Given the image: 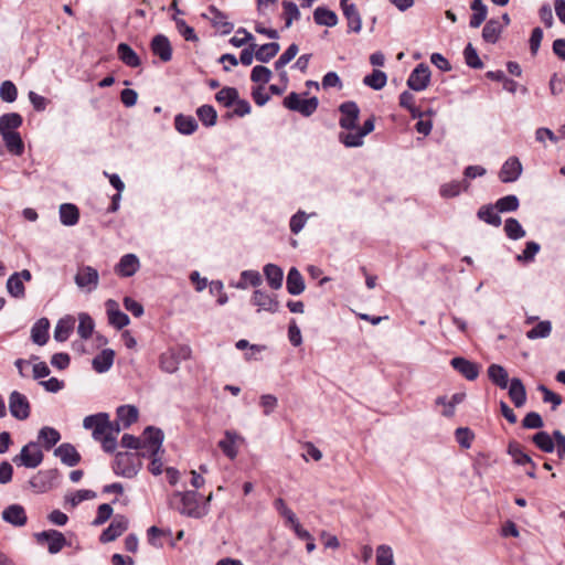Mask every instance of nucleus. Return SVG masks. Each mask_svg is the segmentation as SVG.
<instances>
[{
	"mask_svg": "<svg viewBox=\"0 0 565 565\" xmlns=\"http://www.w3.org/2000/svg\"><path fill=\"white\" fill-rule=\"evenodd\" d=\"M32 279L31 271L28 269H23L21 271H17L12 274L7 280V291L8 294L15 298L22 299L25 297V288L24 281H30Z\"/></svg>",
	"mask_w": 565,
	"mask_h": 565,
	"instance_id": "nucleus-11",
	"label": "nucleus"
},
{
	"mask_svg": "<svg viewBox=\"0 0 565 565\" xmlns=\"http://www.w3.org/2000/svg\"><path fill=\"white\" fill-rule=\"evenodd\" d=\"M163 438L164 435L161 429L153 426L146 427L140 437L139 455L145 458L157 456L162 448Z\"/></svg>",
	"mask_w": 565,
	"mask_h": 565,
	"instance_id": "nucleus-2",
	"label": "nucleus"
},
{
	"mask_svg": "<svg viewBox=\"0 0 565 565\" xmlns=\"http://www.w3.org/2000/svg\"><path fill=\"white\" fill-rule=\"evenodd\" d=\"M212 499L210 494L206 499L209 502ZM182 510L181 513L191 518H202L207 513V503L200 504L198 493L195 491H186L181 497Z\"/></svg>",
	"mask_w": 565,
	"mask_h": 565,
	"instance_id": "nucleus-7",
	"label": "nucleus"
},
{
	"mask_svg": "<svg viewBox=\"0 0 565 565\" xmlns=\"http://www.w3.org/2000/svg\"><path fill=\"white\" fill-rule=\"evenodd\" d=\"M523 171L522 163L519 158L510 157L501 167L499 179L503 183L515 182Z\"/></svg>",
	"mask_w": 565,
	"mask_h": 565,
	"instance_id": "nucleus-17",
	"label": "nucleus"
},
{
	"mask_svg": "<svg viewBox=\"0 0 565 565\" xmlns=\"http://www.w3.org/2000/svg\"><path fill=\"white\" fill-rule=\"evenodd\" d=\"M237 97H238V90L235 87H227V86L220 89L215 95L216 102L227 108L233 106V104L237 99Z\"/></svg>",
	"mask_w": 565,
	"mask_h": 565,
	"instance_id": "nucleus-53",
	"label": "nucleus"
},
{
	"mask_svg": "<svg viewBox=\"0 0 565 565\" xmlns=\"http://www.w3.org/2000/svg\"><path fill=\"white\" fill-rule=\"evenodd\" d=\"M504 233L507 237L512 241L521 239L526 235V232L521 225V223L514 217H509L505 220Z\"/></svg>",
	"mask_w": 565,
	"mask_h": 565,
	"instance_id": "nucleus-47",
	"label": "nucleus"
},
{
	"mask_svg": "<svg viewBox=\"0 0 565 565\" xmlns=\"http://www.w3.org/2000/svg\"><path fill=\"white\" fill-rule=\"evenodd\" d=\"M387 82V76L384 72L380 70H374L370 75H366L363 78L364 85L375 89L380 90L382 89Z\"/></svg>",
	"mask_w": 565,
	"mask_h": 565,
	"instance_id": "nucleus-51",
	"label": "nucleus"
},
{
	"mask_svg": "<svg viewBox=\"0 0 565 565\" xmlns=\"http://www.w3.org/2000/svg\"><path fill=\"white\" fill-rule=\"evenodd\" d=\"M509 396L515 407H522L526 402V390L522 381L513 377L509 385Z\"/></svg>",
	"mask_w": 565,
	"mask_h": 565,
	"instance_id": "nucleus-27",
	"label": "nucleus"
},
{
	"mask_svg": "<svg viewBox=\"0 0 565 565\" xmlns=\"http://www.w3.org/2000/svg\"><path fill=\"white\" fill-rule=\"evenodd\" d=\"M129 521L125 515L117 514L107 529L100 534V542L108 543L119 537L127 529Z\"/></svg>",
	"mask_w": 565,
	"mask_h": 565,
	"instance_id": "nucleus-16",
	"label": "nucleus"
},
{
	"mask_svg": "<svg viewBox=\"0 0 565 565\" xmlns=\"http://www.w3.org/2000/svg\"><path fill=\"white\" fill-rule=\"evenodd\" d=\"M552 331V323L548 320L539 322L534 328L526 332L527 339L547 338Z\"/></svg>",
	"mask_w": 565,
	"mask_h": 565,
	"instance_id": "nucleus-57",
	"label": "nucleus"
},
{
	"mask_svg": "<svg viewBox=\"0 0 565 565\" xmlns=\"http://www.w3.org/2000/svg\"><path fill=\"white\" fill-rule=\"evenodd\" d=\"M54 455L68 467H74L81 461L79 452L70 443L61 444L57 448H55Z\"/></svg>",
	"mask_w": 565,
	"mask_h": 565,
	"instance_id": "nucleus-24",
	"label": "nucleus"
},
{
	"mask_svg": "<svg viewBox=\"0 0 565 565\" xmlns=\"http://www.w3.org/2000/svg\"><path fill=\"white\" fill-rule=\"evenodd\" d=\"M107 315L109 323L116 329L120 330L129 324V317L119 310L118 303L109 299L106 301Z\"/></svg>",
	"mask_w": 565,
	"mask_h": 565,
	"instance_id": "nucleus-23",
	"label": "nucleus"
},
{
	"mask_svg": "<svg viewBox=\"0 0 565 565\" xmlns=\"http://www.w3.org/2000/svg\"><path fill=\"white\" fill-rule=\"evenodd\" d=\"M533 444L544 452H553L555 449L554 437L547 431L541 430L532 436Z\"/></svg>",
	"mask_w": 565,
	"mask_h": 565,
	"instance_id": "nucleus-48",
	"label": "nucleus"
},
{
	"mask_svg": "<svg viewBox=\"0 0 565 565\" xmlns=\"http://www.w3.org/2000/svg\"><path fill=\"white\" fill-rule=\"evenodd\" d=\"M12 461L18 466L34 469L43 461V452L35 441L24 445L19 455L14 456Z\"/></svg>",
	"mask_w": 565,
	"mask_h": 565,
	"instance_id": "nucleus-3",
	"label": "nucleus"
},
{
	"mask_svg": "<svg viewBox=\"0 0 565 565\" xmlns=\"http://www.w3.org/2000/svg\"><path fill=\"white\" fill-rule=\"evenodd\" d=\"M138 469L135 455L130 452L116 454L113 465L115 475L124 478H134L138 473Z\"/></svg>",
	"mask_w": 565,
	"mask_h": 565,
	"instance_id": "nucleus-8",
	"label": "nucleus"
},
{
	"mask_svg": "<svg viewBox=\"0 0 565 565\" xmlns=\"http://www.w3.org/2000/svg\"><path fill=\"white\" fill-rule=\"evenodd\" d=\"M79 218V211L76 205L72 203H64L60 206V220L65 226H73L77 224Z\"/></svg>",
	"mask_w": 565,
	"mask_h": 565,
	"instance_id": "nucleus-41",
	"label": "nucleus"
},
{
	"mask_svg": "<svg viewBox=\"0 0 565 565\" xmlns=\"http://www.w3.org/2000/svg\"><path fill=\"white\" fill-rule=\"evenodd\" d=\"M83 427L92 430L94 440L100 443L106 452H114L117 447V436L124 429L119 420H110L108 413H97L86 416L83 420Z\"/></svg>",
	"mask_w": 565,
	"mask_h": 565,
	"instance_id": "nucleus-1",
	"label": "nucleus"
},
{
	"mask_svg": "<svg viewBox=\"0 0 565 565\" xmlns=\"http://www.w3.org/2000/svg\"><path fill=\"white\" fill-rule=\"evenodd\" d=\"M489 380L501 390L508 388L510 383L508 371L500 364H490L488 370Z\"/></svg>",
	"mask_w": 565,
	"mask_h": 565,
	"instance_id": "nucleus-29",
	"label": "nucleus"
},
{
	"mask_svg": "<svg viewBox=\"0 0 565 565\" xmlns=\"http://www.w3.org/2000/svg\"><path fill=\"white\" fill-rule=\"evenodd\" d=\"M22 125V117L18 113L4 114L0 117V135L12 134Z\"/></svg>",
	"mask_w": 565,
	"mask_h": 565,
	"instance_id": "nucleus-39",
	"label": "nucleus"
},
{
	"mask_svg": "<svg viewBox=\"0 0 565 565\" xmlns=\"http://www.w3.org/2000/svg\"><path fill=\"white\" fill-rule=\"evenodd\" d=\"M115 352L111 349H104L93 359V369L97 373L107 372L114 363Z\"/></svg>",
	"mask_w": 565,
	"mask_h": 565,
	"instance_id": "nucleus-33",
	"label": "nucleus"
},
{
	"mask_svg": "<svg viewBox=\"0 0 565 565\" xmlns=\"http://www.w3.org/2000/svg\"><path fill=\"white\" fill-rule=\"evenodd\" d=\"M274 507L277 510V512L286 520L287 523L292 525L295 522L298 521L296 514L292 512L291 509H289L286 504V502L278 498L274 502Z\"/></svg>",
	"mask_w": 565,
	"mask_h": 565,
	"instance_id": "nucleus-62",
	"label": "nucleus"
},
{
	"mask_svg": "<svg viewBox=\"0 0 565 565\" xmlns=\"http://www.w3.org/2000/svg\"><path fill=\"white\" fill-rule=\"evenodd\" d=\"M10 414L18 420H24L30 416V403L25 395L18 391L11 392L9 396Z\"/></svg>",
	"mask_w": 565,
	"mask_h": 565,
	"instance_id": "nucleus-13",
	"label": "nucleus"
},
{
	"mask_svg": "<svg viewBox=\"0 0 565 565\" xmlns=\"http://www.w3.org/2000/svg\"><path fill=\"white\" fill-rule=\"evenodd\" d=\"M463 56L467 65L471 68L480 70L483 67V63L480 60L477 50L469 43L463 50Z\"/></svg>",
	"mask_w": 565,
	"mask_h": 565,
	"instance_id": "nucleus-59",
	"label": "nucleus"
},
{
	"mask_svg": "<svg viewBox=\"0 0 565 565\" xmlns=\"http://www.w3.org/2000/svg\"><path fill=\"white\" fill-rule=\"evenodd\" d=\"M430 83V70L425 63L418 64L407 78V86L415 92H422L428 87Z\"/></svg>",
	"mask_w": 565,
	"mask_h": 565,
	"instance_id": "nucleus-12",
	"label": "nucleus"
},
{
	"mask_svg": "<svg viewBox=\"0 0 565 565\" xmlns=\"http://www.w3.org/2000/svg\"><path fill=\"white\" fill-rule=\"evenodd\" d=\"M282 104L287 109L297 111L305 117H309L317 110L319 100L317 97L301 99L299 94L292 92L285 97Z\"/></svg>",
	"mask_w": 565,
	"mask_h": 565,
	"instance_id": "nucleus-4",
	"label": "nucleus"
},
{
	"mask_svg": "<svg viewBox=\"0 0 565 565\" xmlns=\"http://www.w3.org/2000/svg\"><path fill=\"white\" fill-rule=\"evenodd\" d=\"M138 416V408L134 405H121L116 409V419L120 422L124 429L137 422Z\"/></svg>",
	"mask_w": 565,
	"mask_h": 565,
	"instance_id": "nucleus-30",
	"label": "nucleus"
},
{
	"mask_svg": "<svg viewBox=\"0 0 565 565\" xmlns=\"http://www.w3.org/2000/svg\"><path fill=\"white\" fill-rule=\"evenodd\" d=\"M35 539L39 544H47V551L51 554H56L66 544V539L63 533L56 530L42 531L35 534Z\"/></svg>",
	"mask_w": 565,
	"mask_h": 565,
	"instance_id": "nucleus-14",
	"label": "nucleus"
},
{
	"mask_svg": "<svg viewBox=\"0 0 565 565\" xmlns=\"http://www.w3.org/2000/svg\"><path fill=\"white\" fill-rule=\"evenodd\" d=\"M209 12L213 26L220 29L223 34H228L232 32L234 25L227 21V17L223 12L213 6L209 8Z\"/></svg>",
	"mask_w": 565,
	"mask_h": 565,
	"instance_id": "nucleus-37",
	"label": "nucleus"
},
{
	"mask_svg": "<svg viewBox=\"0 0 565 565\" xmlns=\"http://www.w3.org/2000/svg\"><path fill=\"white\" fill-rule=\"evenodd\" d=\"M239 439L237 433L233 430H226L224 434V438L218 441V447L223 451V454L230 459H235L238 449L236 446V441Z\"/></svg>",
	"mask_w": 565,
	"mask_h": 565,
	"instance_id": "nucleus-28",
	"label": "nucleus"
},
{
	"mask_svg": "<svg viewBox=\"0 0 565 565\" xmlns=\"http://www.w3.org/2000/svg\"><path fill=\"white\" fill-rule=\"evenodd\" d=\"M38 438L43 443L45 449H51L60 439L61 434L53 427L44 426L39 430Z\"/></svg>",
	"mask_w": 565,
	"mask_h": 565,
	"instance_id": "nucleus-46",
	"label": "nucleus"
},
{
	"mask_svg": "<svg viewBox=\"0 0 565 565\" xmlns=\"http://www.w3.org/2000/svg\"><path fill=\"white\" fill-rule=\"evenodd\" d=\"M541 249V246L539 243L536 242H527L525 244V248L523 249V252L519 255H516L515 259L519 262V263H524V264H527V263H532L536 256V254L540 252Z\"/></svg>",
	"mask_w": 565,
	"mask_h": 565,
	"instance_id": "nucleus-56",
	"label": "nucleus"
},
{
	"mask_svg": "<svg viewBox=\"0 0 565 565\" xmlns=\"http://www.w3.org/2000/svg\"><path fill=\"white\" fill-rule=\"evenodd\" d=\"M263 282V278L260 274L256 270H244L241 274V281L237 282L236 287L238 289H245L247 284L253 287H259Z\"/></svg>",
	"mask_w": 565,
	"mask_h": 565,
	"instance_id": "nucleus-54",
	"label": "nucleus"
},
{
	"mask_svg": "<svg viewBox=\"0 0 565 565\" xmlns=\"http://www.w3.org/2000/svg\"><path fill=\"white\" fill-rule=\"evenodd\" d=\"M18 97L15 85L11 81H4L0 86V98L6 103H13Z\"/></svg>",
	"mask_w": 565,
	"mask_h": 565,
	"instance_id": "nucleus-63",
	"label": "nucleus"
},
{
	"mask_svg": "<svg viewBox=\"0 0 565 565\" xmlns=\"http://www.w3.org/2000/svg\"><path fill=\"white\" fill-rule=\"evenodd\" d=\"M9 152L14 156H21L24 151V145L19 132L1 135Z\"/></svg>",
	"mask_w": 565,
	"mask_h": 565,
	"instance_id": "nucleus-45",
	"label": "nucleus"
},
{
	"mask_svg": "<svg viewBox=\"0 0 565 565\" xmlns=\"http://www.w3.org/2000/svg\"><path fill=\"white\" fill-rule=\"evenodd\" d=\"M74 324H75V319L71 316H65L64 318H61L56 326H55V329H54V339L57 341V342H65L73 329H74Z\"/></svg>",
	"mask_w": 565,
	"mask_h": 565,
	"instance_id": "nucleus-31",
	"label": "nucleus"
},
{
	"mask_svg": "<svg viewBox=\"0 0 565 565\" xmlns=\"http://www.w3.org/2000/svg\"><path fill=\"white\" fill-rule=\"evenodd\" d=\"M466 181H451L440 186L439 193L443 198H455L468 189Z\"/></svg>",
	"mask_w": 565,
	"mask_h": 565,
	"instance_id": "nucleus-49",
	"label": "nucleus"
},
{
	"mask_svg": "<svg viewBox=\"0 0 565 565\" xmlns=\"http://www.w3.org/2000/svg\"><path fill=\"white\" fill-rule=\"evenodd\" d=\"M160 367L167 373L177 371V353L173 349H169L160 355Z\"/></svg>",
	"mask_w": 565,
	"mask_h": 565,
	"instance_id": "nucleus-55",
	"label": "nucleus"
},
{
	"mask_svg": "<svg viewBox=\"0 0 565 565\" xmlns=\"http://www.w3.org/2000/svg\"><path fill=\"white\" fill-rule=\"evenodd\" d=\"M450 365L468 381H475L479 376V364L465 358L457 356L451 359Z\"/></svg>",
	"mask_w": 565,
	"mask_h": 565,
	"instance_id": "nucleus-18",
	"label": "nucleus"
},
{
	"mask_svg": "<svg viewBox=\"0 0 565 565\" xmlns=\"http://www.w3.org/2000/svg\"><path fill=\"white\" fill-rule=\"evenodd\" d=\"M196 115L201 122L206 127H212L216 124L217 113L211 105H202L196 109Z\"/></svg>",
	"mask_w": 565,
	"mask_h": 565,
	"instance_id": "nucleus-52",
	"label": "nucleus"
},
{
	"mask_svg": "<svg viewBox=\"0 0 565 565\" xmlns=\"http://www.w3.org/2000/svg\"><path fill=\"white\" fill-rule=\"evenodd\" d=\"M140 268L139 258L135 254L124 255L115 266V273L120 277H131Z\"/></svg>",
	"mask_w": 565,
	"mask_h": 565,
	"instance_id": "nucleus-20",
	"label": "nucleus"
},
{
	"mask_svg": "<svg viewBox=\"0 0 565 565\" xmlns=\"http://www.w3.org/2000/svg\"><path fill=\"white\" fill-rule=\"evenodd\" d=\"M508 454L512 457L514 463H516L519 466L530 465L533 468L536 467V463L532 460V458L527 454H525L522 450L521 445L516 441H511L509 444Z\"/></svg>",
	"mask_w": 565,
	"mask_h": 565,
	"instance_id": "nucleus-40",
	"label": "nucleus"
},
{
	"mask_svg": "<svg viewBox=\"0 0 565 565\" xmlns=\"http://www.w3.org/2000/svg\"><path fill=\"white\" fill-rule=\"evenodd\" d=\"M284 18H285V26L290 28L295 20L300 18V11L296 3L291 1H284Z\"/></svg>",
	"mask_w": 565,
	"mask_h": 565,
	"instance_id": "nucleus-58",
	"label": "nucleus"
},
{
	"mask_svg": "<svg viewBox=\"0 0 565 565\" xmlns=\"http://www.w3.org/2000/svg\"><path fill=\"white\" fill-rule=\"evenodd\" d=\"M280 45L277 42H270L260 45L255 51V58L262 63H268L278 54Z\"/></svg>",
	"mask_w": 565,
	"mask_h": 565,
	"instance_id": "nucleus-44",
	"label": "nucleus"
},
{
	"mask_svg": "<svg viewBox=\"0 0 565 565\" xmlns=\"http://www.w3.org/2000/svg\"><path fill=\"white\" fill-rule=\"evenodd\" d=\"M94 330V321L93 319L86 315L82 313L79 316V323L77 327V332L82 339H88Z\"/></svg>",
	"mask_w": 565,
	"mask_h": 565,
	"instance_id": "nucleus-61",
	"label": "nucleus"
},
{
	"mask_svg": "<svg viewBox=\"0 0 565 565\" xmlns=\"http://www.w3.org/2000/svg\"><path fill=\"white\" fill-rule=\"evenodd\" d=\"M376 565H395L391 546L384 544L377 546Z\"/></svg>",
	"mask_w": 565,
	"mask_h": 565,
	"instance_id": "nucleus-60",
	"label": "nucleus"
},
{
	"mask_svg": "<svg viewBox=\"0 0 565 565\" xmlns=\"http://www.w3.org/2000/svg\"><path fill=\"white\" fill-rule=\"evenodd\" d=\"M341 114L339 125L342 129L352 131L356 129L360 108L355 102H344L339 106Z\"/></svg>",
	"mask_w": 565,
	"mask_h": 565,
	"instance_id": "nucleus-10",
	"label": "nucleus"
},
{
	"mask_svg": "<svg viewBox=\"0 0 565 565\" xmlns=\"http://www.w3.org/2000/svg\"><path fill=\"white\" fill-rule=\"evenodd\" d=\"M117 54L119 60L129 67H138L141 64L137 53L127 43L118 44Z\"/></svg>",
	"mask_w": 565,
	"mask_h": 565,
	"instance_id": "nucleus-38",
	"label": "nucleus"
},
{
	"mask_svg": "<svg viewBox=\"0 0 565 565\" xmlns=\"http://www.w3.org/2000/svg\"><path fill=\"white\" fill-rule=\"evenodd\" d=\"M374 130V117L366 119L362 127L356 126L354 132L341 131L339 134V140L348 148L361 147L363 145V138Z\"/></svg>",
	"mask_w": 565,
	"mask_h": 565,
	"instance_id": "nucleus-5",
	"label": "nucleus"
},
{
	"mask_svg": "<svg viewBox=\"0 0 565 565\" xmlns=\"http://www.w3.org/2000/svg\"><path fill=\"white\" fill-rule=\"evenodd\" d=\"M264 275L269 287L274 290H278L282 286L284 271L282 269L275 264H267L264 267Z\"/></svg>",
	"mask_w": 565,
	"mask_h": 565,
	"instance_id": "nucleus-36",
	"label": "nucleus"
},
{
	"mask_svg": "<svg viewBox=\"0 0 565 565\" xmlns=\"http://www.w3.org/2000/svg\"><path fill=\"white\" fill-rule=\"evenodd\" d=\"M74 280L79 289L92 292L98 287L99 274L94 267L84 265L78 268Z\"/></svg>",
	"mask_w": 565,
	"mask_h": 565,
	"instance_id": "nucleus-9",
	"label": "nucleus"
},
{
	"mask_svg": "<svg viewBox=\"0 0 565 565\" xmlns=\"http://www.w3.org/2000/svg\"><path fill=\"white\" fill-rule=\"evenodd\" d=\"M457 443L465 449H469L471 447L472 440L475 438L473 433L467 427H459L455 431Z\"/></svg>",
	"mask_w": 565,
	"mask_h": 565,
	"instance_id": "nucleus-64",
	"label": "nucleus"
},
{
	"mask_svg": "<svg viewBox=\"0 0 565 565\" xmlns=\"http://www.w3.org/2000/svg\"><path fill=\"white\" fill-rule=\"evenodd\" d=\"M499 213L500 212L497 211L494 205L487 204V205H482L478 210L477 216L481 221L486 222L487 224L498 227L502 223V220H501V216L499 215Z\"/></svg>",
	"mask_w": 565,
	"mask_h": 565,
	"instance_id": "nucleus-43",
	"label": "nucleus"
},
{
	"mask_svg": "<svg viewBox=\"0 0 565 565\" xmlns=\"http://www.w3.org/2000/svg\"><path fill=\"white\" fill-rule=\"evenodd\" d=\"M151 51L161 62H169L172 58V45L166 35L158 34L151 40Z\"/></svg>",
	"mask_w": 565,
	"mask_h": 565,
	"instance_id": "nucleus-21",
	"label": "nucleus"
},
{
	"mask_svg": "<svg viewBox=\"0 0 565 565\" xmlns=\"http://www.w3.org/2000/svg\"><path fill=\"white\" fill-rule=\"evenodd\" d=\"M57 477L58 471L56 469L39 471L38 475L30 480V484L38 492H45L54 486Z\"/></svg>",
	"mask_w": 565,
	"mask_h": 565,
	"instance_id": "nucleus-19",
	"label": "nucleus"
},
{
	"mask_svg": "<svg viewBox=\"0 0 565 565\" xmlns=\"http://www.w3.org/2000/svg\"><path fill=\"white\" fill-rule=\"evenodd\" d=\"M50 321L47 318H40L31 329V340L38 345L46 344L49 340Z\"/></svg>",
	"mask_w": 565,
	"mask_h": 565,
	"instance_id": "nucleus-26",
	"label": "nucleus"
},
{
	"mask_svg": "<svg viewBox=\"0 0 565 565\" xmlns=\"http://www.w3.org/2000/svg\"><path fill=\"white\" fill-rule=\"evenodd\" d=\"M520 201L516 195L509 194L503 198H500L495 204L494 207L500 213H508V212H514L519 209Z\"/></svg>",
	"mask_w": 565,
	"mask_h": 565,
	"instance_id": "nucleus-50",
	"label": "nucleus"
},
{
	"mask_svg": "<svg viewBox=\"0 0 565 565\" xmlns=\"http://www.w3.org/2000/svg\"><path fill=\"white\" fill-rule=\"evenodd\" d=\"M287 291L292 296H298L303 292L306 285L305 279L296 267H291L287 275L286 280Z\"/></svg>",
	"mask_w": 565,
	"mask_h": 565,
	"instance_id": "nucleus-25",
	"label": "nucleus"
},
{
	"mask_svg": "<svg viewBox=\"0 0 565 565\" xmlns=\"http://www.w3.org/2000/svg\"><path fill=\"white\" fill-rule=\"evenodd\" d=\"M2 519L13 526H23L26 524L28 516L21 504H11L2 511Z\"/></svg>",
	"mask_w": 565,
	"mask_h": 565,
	"instance_id": "nucleus-22",
	"label": "nucleus"
},
{
	"mask_svg": "<svg viewBox=\"0 0 565 565\" xmlns=\"http://www.w3.org/2000/svg\"><path fill=\"white\" fill-rule=\"evenodd\" d=\"M470 8L473 11V13L470 18L469 25L470 28L477 29L484 22L488 9L482 0H472Z\"/></svg>",
	"mask_w": 565,
	"mask_h": 565,
	"instance_id": "nucleus-42",
	"label": "nucleus"
},
{
	"mask_svg": "<svg viewBox=\"0 0 565 565\" xmlns=\"http://www.w3.org/2000/svg\"><path fill=\"white\" fill-rule=\"evenodd\" d=\"M313 20L318 25L333 28L338 24V15L326 7H317L313 11Z\"/></svg>",
	"mask_w": 565,
	"mask_h": 565,
	"instance_id": "nucleus-34",
	"label": "nucleus"
},
{
	"mask_svg": "<svg viewBox=\"0 0 565 565\" xmlns=\"http://www.w3.org/2000/svg\"><path fill=\"white\" fill-rule=\"evenodd\" d=\"M340 7L348 21V32L360 33L362 30V18L356 6L351 0H340Z\"/></svg>",
	"mask_w": 565,
	"mask_h": 565,
	"instance_id": "nucleus-15",
	"label": "nucleus"
},
{
	"mask_svg": "<svg viewBox=\"0 0 565 565\" xmlns=\"http://www.w3.org/2000/svg\"><path fill=\"white\" fill-rule=\"evenodd\" d=\"M502 31L503 25L500 23L499 19H490L482 29V39L487 43L494 44L500 39Z\"/></svg>",
	"mask_w": 565,
	"mask_h": 565,
	"instance_id": "nucleus-32",
	"label": "nucleus"
},
{
	"mask_svg": "<svg viewBox=\"0 0 565 565\" xmlns=\"http://www.w3.org/2000/svg\"><path fill=\"white\" fill-rule=\"evenodd\" d=\"M250 303L257 308V312L266 311L274 315L280 311V302L277 296L264 289L254 290Z\"/></svg>",
	"mask_w": 565,
	"mask_h": 565,
	"instance_id": "nucleus-6",
	"label": "nucleus"
},
{
	"mask_svg": "<svg viewBox=\"0 0 565 565\" xmlns=\"http://www.w3.org/2000/svg\"><path fill=\"white\" fill-rule=\"evenodd\" d=\"M147 534L148 542L156 547H162L163 540H168L171 544H173V534L170 529L162 530L153 525L148 529Z\"/></svg>",
	"mask_w": 565,
	"mask_h": 565,
	"instance_id": "nucleus-35",
	"label": "nucleus"
}]
</instances>
